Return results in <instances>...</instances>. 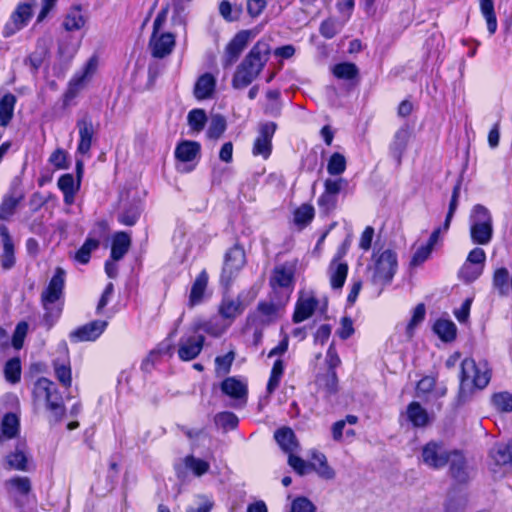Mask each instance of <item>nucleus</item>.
Masks as SVG:
<instances>
[{
    "label": "nucleus",
    "instance_id": "nucleus-42",
    "mask_svg": "<svg viewBox=\"0 0 512 512\" xmlns=\"http://www.w3.org/2000/svg\"><path fill=\"white\" fill-rule=\"evenodd\" d=\"M346 158L343 154L333 153L327 164V172L332 176L341 175L346 170Z\"/></svg>",
    "mask_w": 512,
    "mask_h": 512
},
{
    "label": "nucleus",
    "instance_id": "nucleus-61",
    "mask_svg": "<svg viewBox=\"0 0 512 512\" xmlns=\"http://www.w3.org/2000/svg\"><path fill=\"white\" fill-rule=\"evenodd\" d=\"M340 28L335 19L329 18L321 23L319 30L323 37L331 39L340 31Z\"/></svg>",
    "mask_w": 512,
    "mask_h": 512
},
{
    "label": "nucleus",
    "instance_id": "nucleus-35",
    "mask_svg": "<svg viewBox=\"0 0 512 512\" xmlns=\"http://www.w3.org/2000/svg\"><path fill=\"white\" fill-rule=\"evenodd\" d=\"M27 455L25 444H19L15 448V451L6 456V464L9 469L15 470H26L27 466Z\"/></svg>",
    "mask_w": 512,
    "mask_h": 512
},
{
    "label": "nucleus",
    "instance_id": "nucleus-22",
    "mask_svg": "<svg viewBox=\"0 0 512 512\" xmlns=\"http://www.w3.org/2000/svg\"><path fill=\"white\" fill-rule=\"evenodd\" d=\"M448 463H450V472L454 479L458 482H465L468 480L469 470L466 465V460L460 452L453 450Z\"/></svg>",
    "mask_w": 512,
    "mask_h": 512
},
{
    "label": "nucleus",
    "instance_id": "nucleus-63",
    "mask_svg": "<svg viewBox=\"0 0 512 512\" xmlns=\"http://www.w3.org/2000/svg\"><path fill=\"white\" fill-rule=\"evenodd\" d=\"M315 505L306 497L296 498L292 504L290 512H315Z\"/></svg>",
    "mask_w": 512,
    "mask_h": 512
},
{
    "label": "nucleus",
    "instance_id": "nucleus-33",
    "mask_svg": "<svg viewBox=\"0 0 512 512\" xmlns=\"http://www.w3.org/2000/svg\"><path fill=\"white\" fill-rule=\"evenodd\" d=\"M407 418L415 427H424L429 422L427 411L418 403L411 402L407 407Z\"/></svg>",
    "mask_w": 512,
    "mask_h": 512
},
{
    "label": "nucleus",
    "instance_id": "nucleus-6",
    "mask_svg": "<svg viewBox=\"0 0 512 512\" xmlns=\"http://www.w3.org/2000/svg\"><path fill=\"white\" fill-rule=\"evenodd\" d=\"M374 258V265L370 268L371 281L374 285L383 287L392 281L397 271V254L391 249H386L380 254L374 255Z\"/></svg>",
    "mask_w": 512,
    "mask_h": 512
},
{
    "label": "nucleus",
    "instance_id": "nucleus-46",
    "mask_svg": "<svg viewBox=\"0 0 512 512\" xmlns=\"http://www.w3.org/2000/svg\"><path fill=\"white\" fill-rule=\"evenodd\" d=\"M226 130V120L220 114L212 115L207 130V135L211 139H218Z\"/></svg>",
    "mask_w": 512,
    "mask_h": 512
},
{
    "label": "nucleus",
    "instance_id": "nucleus-28",
    "mask_svg": "<svg viewBox=\"0 0 512 512\" xmlns=\"http://www.w3.org/2000/svg\"><path fill=\"white\" fill-rule=\"evenodd\" d=\"M131 245V238L126 232H118L114 235L111 247V259L121 260L128 252Z\"/></svg>",
    "mask_w": 512,
    "mask_h": 512
},
{
    "label": "nucleus",
    "instance_id": "nucleus-1",
    "mask_svg": "<svg viewBox=\"0 0 512 512\" xmlns=\"http://www.w3.org/2000/svg\"><path fill=\"white\" fill-rule=\"evenodd\" d=\"M270 55V46L265 41H258L237 67L232 79L236 89L247 87L260 74Z\"/></svg>",
    "mask_w": 512,
    "mask_h": 512
},
{
    "label": "nucleus",
    "instance_id": "nucleus-55",
    "mask_svg": "<svg viewBox=\"0 0 512 512\" xmlns=\"http://www.w3.org/2000/svg\"><path fill=\"white\" fill-rule=\"evenodd\" d=\"M338 202V197L328 194L326 192H323L320 197L318 198V207L320 209V212L327 215L331 213L333 210H335Z\"/></svg>",
    "mask_w": 512,
    "mask_h": 512
},
{
    "label": "nucleus",
    "instance_id": "nucleus-25",
    "mask_svg": "<svg viewBox=\"0 0 512 512\" xmlns=\"http://www.w3.org/2000/svg\"><path fill=\"white\" fill-rule=\"evenodd\" d=\"M201 146L198 142L185 140L180 142L175 149V157L181 162H191L200 154Z\"/></svg>",
    "mask_w": 512,
    "mask_h": 512
},
{
    "label": "nucleus",
    "instance_id": "nucleus-48",
    "mask_svg": "<svg viewBox=\"0 0 512 512\" xmlns=\"http://www.w3.org/2000/svg\"><path fill=\"white\" fill-rule=\"evenodd\" d=\"M187 120L193 131L200 132L204 129L207 121L206 113L202 109H193L188 113Z\"/></svg>",
    "mask_w": 512,
    "mask_h": 512
},
{
    "label": "nucleus",
    "instance_id": "nucleus-57",
    "mask_svg": "<svg viewBox=\"0 0 512 512\" xmlns=\"http://www.w3.org/2000/svg\"><path fill=\"white\" fill-rule=\"evenodd\" d=\"M262 316V322L270 323L277 318V306L271 302H260L257 307Z\"/></svg>",
    "mask_w": 512,
    "mask_h": 512
},
{
    "label": "nucleus",
    "instance_id": "nucleus-39",
    "mask_svg": "<svg viewBox=\"0 0 512 512\" xmlns=\"http://www.w3.org/2000/svg\"><path fill=\"white\" fill-rule=\"evenodd\" d=\"M284 362L281 359H277L271 369V374L267 383V393L271 395L279 386L280 380L284 373Z\"/></svg>",
    "mask_w": 512,
    "mask_h": 512
},
{
    "label": "nucleus",
    "instance_id": "nucleus-19",
    "mask_svg": "<svg viewBox=\"0 0 512 512\" xmlns=\"http://www.w3.org/2000/svg\"><path fill=\"white\" fill-rule=\"evenodd\" d=\"M221 390L229 397L241 401L242 404L246 402L247 386L244 382L236 379L235 377H228L221 383Z\"/></svg>",
    "mask_w": 512,
    "mask_h": 512
},
{
    "label": "nucleus",
    "instance_id": "nucleus-27",
    "mask_svg": "<svg viewBox=\"0 0 512 512\" xmlns=\"http://www.w3.org/2000/svg\"><path fill=\"white\" fill-rule=\"evenodd\" d=\"M58 187L64 194V202L71 205L74 197L80 187V180L75 181L72 174H64L58 179Z\"/></svg>",
    "mask_w": 512,
    "mask_h": 512
},
{
    "label": "nucleus",
    "instance_id": "nucleus-17",
    "mask_svg": "<svg viewBox=\"0 0 512 512\" xmlns=\"http://www.w3.org/2000/svg\"><path fill=\"white\" fill-rule=\"evenodd\" d=\"M410 139V131L406 127L399 128L389 145L390 155L397 161L398 164L402 161V156L407 148Z\"/></svg>",
    "mask_w": 512,
    "mask_h": 512
},
{
    "label": "nucleus",
    "instance_id": "nucleus-56",
    "mask_svg": "<svg viewBox=\"0 0 512 512\" xmlns=\"http://www.w3.org/2000/svg\"><path fill=\"white\" fill-rule=\"evenodd\" d=\"M185 465L197 476L205 474L210 467L208 462L199 458H195L194 456H187L185 458Z\"/></svg>",
    "mask_w": 512,
    "mask_h": 512
},
{
    "label": "nucleus",
    "instance_id": "nucleus-37",
    "mask_svg": "<svg viewBox=\"0 0 512 512\" xmlns=\"http://www.w3.org/2000/svg\"><path fill=\"white\" fill-rule=\"evenodd\" d=\"M480 10L487 23V29L492 35L497 30V19L492 0H479Z\"/></svg>",
    "mask_w": 512,
    "mask_h": 512
},
{
    "label": "nucleus",
    "instance_id": "nucleus-29",
    "mask_svg": "<svg viewBox=\"0 0 512 512\" xmlns=\"http://www.w3.org/2000/svg\"><path fill=\"white\" fill-rule=\"evenodd\" d=\"M208 284V274L205 270L201 271L196 277L189 295V306L194 307L203 300L204 292Z\"/></svg>",
    "mask_w": 512,
    "mask_h": 512
},
{
    "label": "nucleus",
    "instance_id": "nucleus-64",
    "mask_svg": "<svg viewBox=\"0 0 512 512\" xmlns=\"http://www.w3.org/2000/svg\"><path fill=\"white\" fill-rule=\"evenodd\" d=\"M433 249H431L429 246L422 245L417 248L414 255L412 256V259L410 261L411 267H417L420 266L422 263H424L431 255Z\"/></svg>",
    "mask_w": 512,
    "mask_h": 512
},
{
    "label": "nucleus",
    "instance_id": "nucleus-21",
    "mask_svg": "<svg viewBox=\"0 0 512 512\" xmlns=\"http://www.w3.org/2000/svg\"><path fill=\"white\" fill-rule=\"evenodd\" d=\"M274 438L281 449L287 454L294 453L298 448L296 435L289 427L278 429L274 434Z\"/></svg>",
    "mask_w": 512,
    "mask_h": 512
},
{
    "label": "nucleus",
    "instance_id": "nucleus-2",
    "mask_svg": "<svg viewBox=\"0 0 512 512\" xmlns=\"http://www.w3.org/2000/svg\"><path fill=\"white\" fill-rule=\"evenodd\" d=\"M490 378V371L485 363L477 364L472 358L464 359L461 363L459 400L466 401L475 389L485 388Z\"/></svg>",
    "mask_w": 512,
    "mask_h": 512
},
{
    "label": "nucleus",
    "instance_id": "nucleus-18",
    "mask_svg": "<svg viewBox=\"0 0 512 512\" xmlns=\"http://www.w3.org/2000/svg\"><path fill=\"white\" fill-rule=\"evenodd\" d=\"M340 257H335L328 267L330 284L333 289L342 288L348 274V265L345 262H340Z\"/></svg>",
    "mask_w": 512,
    "mask_h": 512
},
{
    "label": "nucleus",
    "instance_id": "nucleus-30",
    "mask_svg": "<svg viewBox=\"0 0 512 512\" xmlns=\"http://www.w3.org/2000/svg\"><path fill=\"white\" fill-rule=\"evenodd\" d=\"M313 462L310 466L321 478L331 480L335 477V471L328 465L327 458L323 453L314 451L312 453Z\"/></svg>",
    "mask_w": 512,
    "mask_h": 512
},
{
    "label": "nucleus",
    "instance_id": "nucleus-60",
    "mask_svg": "<svg viewBox=\"0 0 512 512\" xmlns=\"http://www.w3.org/2000/svg\"><path fill=\"white\" fill-rule=\"evenodd\" d=\"M3 246L0 263L4 270H10L15 265L14 244H6Z\"/></svg>",
    "mask_w": 512,
    "mask_h": 512
},
{
    "label": "nucleus",
    "instance_id": "nucleus-50",
    "mask_svg": "<svg viewBox=\"0 0 512 512\" xmlns=\"http://www.w3.org/2000/svg\"><path fill=\"white\" fill-rule=\"evenodd\" d=\"M494 407L500 412L512 411V394L509 392H499L492 396Z\"/></svg>",
    "mask_w": 512,
    "mask_h": 512
},
{
    "label": "nucleus",
    "instance_id": "nucleus-59",
    "mask_svg": "<svg viewBox=\"0 0 512 512\" xmlns=\"http://www.w3.org/2000/svg\"><path fill=\"white\" fill-rule=\"evenodd\" d=\"M483 272V269L465 261L459 271V277L465 282L475 281Z\"/></svg>",
    "mask_w": 512,
    "mask_h": 512
},
{
    "label": "nucleus",
    "instance_id": "nucleus-8",
    "mask_svg": "<svg viewBox=\"0 0 512 512\" xmlns=\"http://www.w3.org/2000/svg\"><path fill=\"white\" fill-rule=\"evenodd\" d=\"M452 453L443 442L430 441L422 448V462L432 469H440L449 462Z\"/></svg>",
    "mask_w": 512,
    "mask_h": 512
},
{
    "label": "nucleus",
    "instance_id": "nucleus-44",
    "mask_svg": "<svg viewBox=\"0 0 512 512\" xmlns=\"http://www.w3.org/2000/svg\"><path fill=\"white\" fill-rule=\"evenodd\" d=\"M54 371L56 378L58 381L66 388L71 386L72 377H71V367L69 362L60 363L58 360L54 361Z\"/></svg>",
    "mask_w": 512,
    "mask_h": 512
},
{
    "label": "nucleus",
    "instance_id": "nucleus-12",
    "mask_svg": "<svg viewBox=\"0 0 512 512\" xmlns=\"http://www.w3.org/2000/svg\"><path fill=\"white\" fill-rule=\"evenodd\" d=\"M175 46V36L172 33L152 32L149 40L151 54L155 58H164L171 54Z\"/></svg>",
    "mask_w": 512,
    "mask_h": 512
},
{
    "label": "nucleus",
    "instance_id": "nucleus-16",
    "mask_svg": "<svg viewBox=\"0 0 512 512\" xmlns=\"http://www.w3.org/2000/svg\"><path fill=\"white\" fill-rule=\"evenodd\" d=\"M77 128L79 130V143L77 151L81 154H87L92 145V139L95 133L94 126L91 118L85 115L77 121Z\"/></svg>",
    "mask_w": 512,
    "mask_h": 512
},
{
    "label": "nucleus",
    "instance_id": "nucleus-51",
    "mask_svg": "<svg viewBox=\"0 0 512 512\" xmlns=\"http://www.w3.org/2000/svg\"><path fill=\"white\" fill-rule=\"evenodd\" d=\"M491 457L498 465L512 463L510 442L506 446H497L491 451Z\"/></svg>",
    "mask_w": 512,
    "mask_h": 512
},
{
    "label": "nucleus",
    "instance_id": "nucleus-36",
    "mask_svg": "<svg viewBox=\"0 0 512 512\" xmlns=\"http://www.w3.org/2000/svg\"><path fill=\"white\" fill-rule=\"evenodd\" d=\"M433 331L441 340L450 342L456 337L457 327L451 320L438 319L433 326Z\"/></svg>",
    "mask_w": 512,
    "mask_h": 512
},
{
    "label": "nucleus",
    "instance_id": "nucleus-54",
    "mask_svg": "<svg viewBox=\"0 0 512 512\" xmlns=\"http://www.w3.org/2000/svg\"><path fill=\"white\" fill-rule=\"evenodd\" d=\"M215 424L224 429H234L238 424V418L232 412H221L215 416Z\"/></svg>",
    "mask_w": 512,
    "mask_h": 512
},
{
    "label": "nucleus",
    "instance_id": "nucleus-15",
    "mask_svg": "<svg viewBox=\"0 0 512 512\" xmlns=\"http://www.w3.org/2000/svg\"><path fill=\"white\" fill-rule=\"evenodd\" d=\"M107 322L103 320H95L70 333V339L74 342L94 341L106 329Z\"/></svg>",
    "mask_w": 512,
    "mask_h": 512
},
{
    "label": "nucleus",
    "instance_id": "nucleus-24",
    "mask_svg": "<svg viewBox=\"0 0 512 512\" xmlns=\"http://www.w3.org/2000/svg\"><path fill=\"white\" fill-rule=\"evenodd\" d=\"M96 69V62L94 59H90L85 68L84 71L81 74H76L73 79L69 83V89L65 93V101H68L75 97V95L78 93V91L81 89L83 82L85 81L86 77L92 74Z\"/></svg>",
    "mask_w": 512,
    "mask_h": 512
},
{
    "label": "nucleus",
    "instance_id": "nucleus-9",
    "mask_svg": "<svg viewBox=\"0 0 512 512\" xmlns=\"http://www.w3.org/2000/svg\"><path fill=\"white\" fill-rule=\"evenodd\" d=\"M32 16V4L29 2H23L18 4L15 11L12 13L9 21L5 24L3 35L10 37L16 32L20 31L26 26L29 19Z\"/></svg>",
    "mask_w": 512,
    "mask_h": 512
},
{
    "label": "nucleus",
    "instance_id": "nucleus-7",
    "mask_svg": "<svg viewBox=\"0 0 512 512\" xmlns=\"http://www.w3.org/2000/svg\"><path fill=\"white\" fill-rule=\"evenodd\" d=\"M245 262V252L241 247L234 246L230 248L225 254L220 278L221 284L229 287L239 271L244 267Z\"/></svg>",
    "mask_w": 512,
    "mask_h": 512
},
{
    "label": "nucleus",
    "instance_id": "nucleus-23",
    "mask_svg": "<svg viewBox=\"0 0 512 512\" xmlns=\"http://www.w3.org/2000/svg\"><path fill=\"white\" fill-rule=\"evenodd\" d=\"M0 430V445L4 440L16 437L20 431V421L18 416L14 413L5 414L0 424Z\"/></svg>",
    "mask_w": 512,
    "mask_h": 512
},
{
    "label": "nucleus",
    "instance_id": "nucleus-53",
    "mask_svg": "<svg viewBox=\"0 0 512 512\" xmlns=\"http://www.w3.org/2000/svg\"><path fill=\"white\" fill-rule=\"evenodd\" d=\"M508 278L509 272L506 268H499L494 273L493 284L498 289L500 295L508 294Z\"/></svg>",
    "mask_w": 512,
    "mask_h": 512
},
{
    "label": "nucleus",
    "instance_id": "nucleus-34",
    "mask_svg": "<svg viewBox=\"0 0 512 512\" xmlns=\"http://www.w3.org/2000/svg\"><path fill=\"white\" fill-rule=\"evenodd\" d=\"M16 97L7 93L0 99V126L6 127L14 115Z\"/></svg>",
    "mask_w": 512,
    "mask_h": 512
},
{
    "label": "nucleus",
    "instance_id": "nucleus-45",
    "mask_svg": "<svg viewBox=\"0 0 512 512\" xmlns=\"http://www.w3.org/2000/svg\"><path fill=\"white\" fill-rule=\"evenodd\" d=\"M359 70L354 63L344 62L334 66L333 74L339 79L350 80L358 76Z\"/></svg>",
    "mask_w": 512,
    "mask_h": 512
},
{
    "label": "nucleus",
    "instance_id": "nucleus-52",
    "mask_svg": "<svg viewBox=\"0 0 512 512\" xmlns=\"http://www.w3.org/2000/svg\"><path fill=\"white\" fill-rule=\"evenodd\" d=\"M99 245V242L94 239H87L84 244L80 247V249L76 252L75 258L78 262L82 264H86L89 259L91 252L96 249Z\"/></svg>",
    "mask_w": 512,
    "mask_h": 512
},
{
    "label": "nucleus",
    "instance_id": "nucleus-10",
    "mask_svg": "<svg viewBox=\"0 0 512 512\" xmlns=\"http://www.w3.org/2000/svg\"><path fill=\"white\" fill-rule=\"evenodd\" d=\"M276 130V124L273 122H267L260 126L259 134L254 141L253 155L262 156L267 159L272 150V137Z\"/></svg>",
    "mask_w": 512,
    "mask_h": 512
},
{
    "label": "nucleus",
    "instance_id": "nucleus-11",
    "mask_svg": "<svg viewBox=\"0 0 512 512\" xmlns=\"http://www.w3.org/2000/svg\"><path fill=\"white\" fill-rule=\"evenodd\" d=\"M251 33L247 30L240 31L228 43L223 56V66L233 65L250 41Z\"/></svg>",
    "mask_w": 512,
    "mask_h": 512
},
{
    "label": "nucleus",
    "instance_id": "nucleus-31",
    "mask_svg": "<svg viewBox=\"0 0 512 512\" xmlns=\"http://www.w3.org/2000/svg\"><path fill=\"white\" fill-rule=\"evenodd\" d=\"M49 40L41 38L37 41L36 50L31 53L25 60L26 64H29L33 72H36L43 64L44 59L47 56L49 49Z\"/></svg>",
    "mask_w": 512,
    "mask_h": 512
},
{
    "label": "nucleus",
    "instance_id": "nucleus-47",
    "mask_svg": "<svg viewBox=\"0 0 512 512\" xmlns=\"http://www.w3.org/2000/svg\"><path fill=\"white\" fill-rule=\"evenodd\" d=\"M460 188H461V182L458 181L457 184L453 188L451 200H450V203H449L448 212H447L444 224H443L444 232L448 231V229L450 227V224H451V221H452V218L454 216V213L457 210L458 200H459V196H460Z\"/></svg>",
    "mask_w": 512,
    "mask_h": 512
},
{
    "label": "nucleus",
    "instance_id": "nucleus-58",
    "mask_svg": "<svg viewBox=\"0 0 512 512\" xmlns=\"http://www.w3.org/2000/svg\"><path fill=\"white\" fill-rule=\"evenodd\" d=\"M314 217V208L309 204L301 205L294 213V221L296 224L306 225Z\"/></svg>",
    "mask_w": 512,
    "mask_h": 512
},
{
    "label": "nucleus",
    "instance_id": "nucleus-49",
    "mask_svg": "<svg viewBox=\"0 0 512 512\" xmlns=\"http://www.w3.org/2000/svg\"><path fill=\"white\" fill-rule=\"evenodd\" d=\"M5 378L11 383H17L21 377V364L19 358H12L7 361L4 368Z\"/></svg>",
    "mask_w": 512,
    "mask_h": 512
},
{
    "label": "nucleus",
    "instance_id": "nucleus-43",
    "mask_svg": "<svg viewBox=\"0 0 512 512\" xmlns=\"http://www.w3.org/2000/svg\"><path fill=\"white\" fill-rule=\"evenodd\" d=\"M85 24L84 17L80 9H72L65 17L63 26L67 31H75L81 29Z\"/></svg>",
    "mask_w": 512,
    "mask_h": 512
},
{
    "label": "nucleus",
    "instance_id": "nucleus-26",
    "mask_svg": "<svg viewBox=\"0 0 512 512\" xmlns=\"http://www.w3.org/2000/svg\"><path fill=\"white\" fill-rule=\"evenodd\" d=\"M216 80L210 73L201 75L195 83L194 95L197 99L210 98L215 90Z\"/></svg>",
    "mask_w": 512,
    "mask_h": 512
},
{
    "label": "nucleus",
    "instance_id": "nucleus-40",
    "mask_svg": "<svg viewBox=\"0 0 512 512\" xmlns=\"http://www.w3.org/2000/svg\"><path fill=\"white\" fill-rule=\"evenodd\" d=\"M317 384L324 389L326 393L333 394L337 391L338 378L335 370L328 369L326 373L317 377Z\"/></svg>",
    "mask_w": 512,
    "mask_h": 512
},
{
    "label": "nucleus",
    "instance_id": "nucleus-32",
    "mask_svg": "<svg viewBox=\"0 0 512 512\" xmlns=\"http://www.w3.org/2000/svg\"><path fill=\"white\" fill-rule=\"evenodd\" d=\"M243 311L244 305L240 300V296L237 299L224 298L219 306L220 315L229 320L235 319Z\"/></svg>",
    "mask_w": 512,
    "mask_h": 512
},
{
    "label": "nucleus",
    "instance_id": "nucleus-13",
    "mask_svg": "<svg viewBox=\"0 0 512 512\" xmlns=\"http://www.w3.org/2000/svg\"><path fill=\"white\" fill-rule=\"evenodd\" d=\"M205 338L203 335L183 336L178 344V356L183 361L195 359L202 351Z\"/></svg>",
    "mask_w": 512,
    "mask_h": 512
},
{
    "label": "nucleus",
    "instance_id": "nucleus-62",
    "mask_svg": "<svg viewBox=\"0 0 512 512\" xmlns=\"http://www.w3.org/2000/svg\"><path fill=\"white\" fill-rule=\"evenodd\" d=\"M140 216V209L137 206L126 209L119 215V221L126 226H133L138 221Z\"/></svg>",
    "mask_w": 512,
    "mask_h": 512
},
{
    "label": "nucleus",
    "instance_id": "nucleus-41",
    "mask_svg": "<svg viewBox=\"0 0 512 512\" xmlns=\"http://www.w3.org/2000/svg\"><path fill=\"white\" fill-rule=\"evenodd\" d=\"M466 496L461 491L448 495L445 503V512H463L466 507Z\"/></svg>",
    "mask_w": 512,
    "mask_h": 512
},
{
    "label": "nucleus",
    "instance_id": "nucleus-5",
    "mask_svg": "<svg viewBox=\"0 0 512 512\" xmlns=\"http://www.w3.org/2000/svg\"><path fill=\"white\" fill-rule=\"evenodd\" d=\"M493 235L492 216L489 210L481 205H475L470 214V237L473 243L488 244Z\"/></svg>",
    "mask_w": 512,
    "mask_h": 512
},
{
    "label": "nucleus",
    "instance_id": "nucleus-4",
    "mask_svg": "<svg viewBox=\"0 0 512 512\" xmlns=\"http://www.w3.org/2000/svg\"><path fill=\"white\" fill-rule=\"evenodd\" d=\"M34 395L38 398H45L46 408L50 412V421L62 420L65 415L63 398L51 380L45 377L39 378L35 383Z\"/></svg>",
    "mask_w": 512,
    "mask_h": 512
},
{
    "label": "nucleus",
    "instance_id": "nucleus-14",
    "mask_svg": "<svg viewBox=\"0 0 512 512\" xmlns=\"http://www.w3.org/2000/svg\"><path fill=\"white\" fill-rule=\"evenodd\" d=\"M295 265L284 263L274 267L269 283L272 288H292L294 284Z\"/></svg>",
    "mask_w": 512,
    "mask_h": 512
},
{
    "label": "nucleus",
    "instance_id": "nucleus-20",
    "mask_svg": "<svg viewBox=\"0 0 512 512\" xmlns=\"http://www.w3.org/2000/svg\"><path fill=\"white\" fill-rule=\"evenodd\" d=\"M317 300L314 296L299 297L293 314V322L300 323L308 319L314 313Z\"/></svg>",
    "mask_w": 512,
    "mask_h": 512
},
{
    "label": "nucleus",
    "instance_id": "nucleus-38",
    "mask_svg": "<svg viewBox=\"0 0 512 512\" xmlns=\"http://www.w3.org/2000/svg\"><path fill=\"white\" fill-rule=\"evenodd\" d=\"M23 197V194L5 196L0 204V220H8Z\"/></svg>",
    "mask_w": 512,
    "mask_h": 512
},
{
    "label": "nucleus",
    "instance_id": "nucleus-3",
    "mask_svg": "<svg viewBox=\"0 0 512 512\" xmlns=\"http://www.w3.org/2000/svg\"><path fill=\"white\" fill-rule=\"evenodd\" d=\"M65 285V271L57 267L47 288L41 294V303L45 310L44 320L51 327L62 312V297Z\"/></svg>",
    "mask_w": 512,
    "mask_h": 512
}]
</instances>
